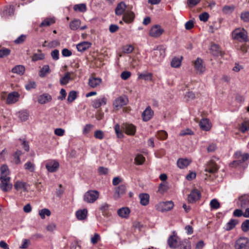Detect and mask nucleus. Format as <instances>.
<instances>
[{"label":"nucleus","instance_id":"obj_46","mask_svg":"<svg viewBox=\"0 0 249 249\" xmlns=\"http://www.w3.org/2000/svg\"><path fill=\"white\" fill-rule=\"evenodd\" d=\"M22 152L20 150L17 151L13 155V162L18 164L20 162L19 157L21 155Z\"/></svg>","mask_w":249,"mask_h":249},{"label":"nucleus","instance_id":"obj_26","mask_svg":"<svg viewBox=\"0 0 249 249\" xmlns=\"http://www.w3.org/2000/svg\"><path fill=\"white\" fill-rule=\"evenodd\" d=\"M102 82V79L100 78L91 77L89 79V85L90 87L94 88L99 86Z\"/></svg>","mask_w":249,"mask_h":249},{"label":"nucleus","instance_id":"obj_12","mask_svg":"<svg viewBox=\"0 0 249 249\" xmlns=\"http://www.w3.org/2000/svg\"><path fill=\"white\" fill-rule=\"evenodd\" d=\"M237 204L238 207L241 208V209H245L248 207L249 205V200L248 196L244 195L240 196L238 198Z\"/></svg>","mask_w":249,"mask_h":249},{"label":"nucleus","instance_id":"obj_9","mask_svg":"<svg viewBox=\"0 0 249 249\" xmlns=\"http://www.w3.org/2000/svg\"><path fill=\"white\" fill-rule=\"evenodd\" d=\"M217 161L219 162L218 159L213 158L207 163L205 171H217L219 167Z\"/></svg>","mask_w":249,"mask_h":249},{"label":"nucleus","instance_id":"obj_41","mask_svg":"<svg viewBox=\"0 0 249 249\" xmlns=\"http://www.w3.org/2000/svg\"><path fill=\"white\" fill-rule=\"evenodd\" d=\"M38 214L41 218L43 219H45L46 215L47 216H50L51 214V212L49 209L44 208L40 210L39 211Z\"/></svg>","mask_w":249,"mask_h":249},{"label":"nucleus","instance_id":"obj_16","mask_svg":"<svg viewBox=\"0 0 249 249\" xmlns=\"http://www.w3.org/2000/svg\"><path fill=\"white\" fill-rule=\"evenodd\" d=\"M154 115V111L150 106H148L142 114V120L144 122L150 120Z\"/></svg>","mask_w":249,"mask_h":249},{"label":"nucleus","instance_id":"obj_56","mask_svg":"<svg viewBox=\"0 0 249 249\" xmlns=\"http://www.w3.org/2000/svg\"><path fill=\"white\" fill-rule=\"evenodd\" d=\"M134 47L131 45H126L123 47V52L126 53H130L133 52Z\"/></svg>","mask_w":249,"mask_h":249},{"label":"nucleus","instance_id":"obj_17","mask_svg":"<svg viewBox=\"0 0 249 249\" xmlns=\"http://www.w3.org/2000/svg\"><path fill=\"white\" fill-rule=\"evenodd\" d=\"M52 100V96L49 93H44L37 97V102L39 104L44 105L47 104Z\"/></svg>","mask_w":249,"mask_h":249},{"label":"nucleus","instance_id":"obj_5","mask_svg":"<svg viewBox=\"0 0 249 249\" xmlns=\"http://www.w3.org/2000/svg\"><path fill=\"white\" fill-rule=\"evenodd\" d=\"M235 249H249V239L245 237H241L235 242Z\"/></svg>","mask_w":249,"mask_h":249},{"label":"nucleus","instance_id":"obj_15","mask_svg":"<svg viewBox=\"0 0 249 249\" xmlns=\"http://www.w3.org/2000/svg\"><path fill=\"white\" fill-rule=\"evenodd\" d=\"M107 103V99L105 96H102L94 99L92 102V106L95 108H98L102 106L106 105Z\"/></svg>","mask_w":249,"mask_h":249},{"label":"nucleus","instance_id":"obj_33","mask_svg":"<svg viewBox=\"0 0 249 249\" xmlns=\"http://www.w3.org/2000/svg\"><path fill=\"white\" fill-rule=\"evenodd\" d=\"M239 130L244 133L249 130V120H245L239 125Z\"/></svg>","mask_w":249,"mask_h":249},{"label":"nucleus","instance_id":"obj_57","mask_svg":"<svg viewBox=\"0 0 249 249\" xmlns=\"http://www.w3.org/2000/svg\"><path fill=\"white\" fill-rule=\"evenodd\" d=\"M199 18L201 21L206 22L209 18V15L207 12H204L199 15Z\"/></svg>","mask_w":249,"mask_h":249},{"label":"nucleus","instance_id":"obj_50","mask_svg":"<svg viewBox=\"0 0 249 249\" xmlns=\"http://www.w3.org/2000/svg\"><path fill=\"white\" fill-rule=\"evenodd\" d=\"M29 113L26 111H21L19 112V118L22 121H25L28 120Z\"/></svg>","mask_w":249,"mask_h":249},{"label":"nucleus","instance_id":"obj_48","mask_svg":"<svg viewBox=\"0 0 249 249\" xmlns=\"http://www.w3.org/2000/svg\"><path fill=\"white\" fill-rule=\"evenodd\" d=\"M77 92L74 90L70 91L69 93L68 97V101L69 102H72L77 98Z\"/></svg>","mask_w":249,"mask_h":249},{"label":"nucleus","instance_id":"obj_58","mask_svg":"<svg viewBox=\"0 0 249 249\" xmlns=\"http://www.w3.org/2000/svg\"><path fill=\"white\" fill-rule=\"evenodd\" d=\"M24 168L25 170L33 171L35 170V165L31 162L28 161L24 164Z\"/></svg>","mask_w":249,"mask_h":249},{"label":"nucleus","instance_id":"obj_36","mask_svg":"<svg viewBox=\"0 0 249 249\" xmlns=\"http://www.w3.org/2000/svg\"><path fill=\"white\" fill-rule=\"evenodd\" d=\"M55 22L53 18H47L45 19L39 25L40 27L49 26Z\"/></svg>","mask_w":249,"mask_h":249},{"label":"nucleus","instance_id":"obj_59","mask_svg":"<svg viewBox=\"0 0 249 249\" xmlns=\"http://www.w3.org/2000/svg\"><path fill=\"white\" fill-rule=\"evenodd\" d=\"M131 73L128 71H124L121 74V77L122 79L126 80L128 79L131 76Z\"/></svg>","mask_w":249,"mask_h":249},{"label":"nucleus","instance_id":"obj_19","mask_svg":"<svg viewBox=\"0 0 249 249\" xmlns=\"http://www.w3.org/2000/svg\"><path fill=\"white\" fill-rule=\"evenodd\" d=\"M45 166L48 171H55L58 169L59 164L58 161L51 160L47 161Z\"/></svg>","mask_w":249,"mask_h":249},{"label":"nucleus","instance_id":"obj_23","mask_svg":"<svg viewBox=\"0 0 249 249\" xmlns=\"http://www.w3.org/2000/svg\"><path fill=\"white\" fill-rule=\"evenodd\" d=\"M191 162V160L188 159H179L177 161L178 167L181 169H183L187 167Z\"/></svg>","mask_w":249,"mask_h":249},{"label":"nucleus","instance_id":"obj_44","mask_svg":"<svg viewBox=\"0 0 249 249\" xmlns=\"http://www.w3.org/2000/svg\"><path fill=\"white\" fill-rule=\"evenodd\" d=\"M138 78L151 81L152 79V74L151 73H139L138 74Z\"/></svg>","mask_w":249,"mask_h":249},{"label":"nucleus","instance_id":"obj_6","mask_svg":"<svg viewBox=\"0 0 249 249\" xmlns=\"http://www.w3.org/2000/svg\"><path fill=\"white\" fill-rule=\"evenodd\" d=\"M193 65L195 70L198 74H202L206 71V67L204 61L200 58H197L195 61H193Z\"/></svg>","mask_w":249,"mask_h":249},{"label":"nucleus","instance_id":"obj_14","mask_svg":"<svg viewBox=\"0 0 249 249\" xmlns=\"http://www.w3.org/2000/svg\"><path fill=\"white\" fill-rule=\"evenodd\" d=\"M122 129L126 134L129 135H134L136 132V127L132 124H123L122 125Z\"/></svg>","mask_w":249,"mask_h":249},{"label":"nucleus","instance_id":"obj_31","mask_svg":"<svg viewBox=\"0 0 249 249\" xmlns=\"http://www.w3.org/2000/svg\"><path fill=\"white\" fill-rule=\"evenodd\" d=\"M117 213L120 217L122 218H127L129 216L130 210L126 207L122 208L118 210Z\"/></svg>","mask_w":249,"mask_h":249},{"label":"nucleus","instance_id":"obj_21","mask_svg":"<svg viewBox=\"0 0 249 249\" xmlns=\"http://www.w3.org/2000/svg\"><path fill=\"white\" fill-rule=\"evenodd\" d=\"M19 94L17 92L10 93L7 98V103L8 104H14L18 101Z\"/></svg>","mask_w":249,"mask_h":249},{"label":"nucleus","instance_id":"obj_2","mask_svg":"<svg viewBox=\"0 0 249 249\" xmlns=\"http://www.w3.org/2000/svg\"><path fill=\"white\" fill-rule=\"evenodd\" d=\"M232 36L233 39L239 41H247L248 40V35L246 31L244 29L237 28L232 33Z\"/></svg>","mask_w":249,"mask_h":249},{"label":"nucleus","instance_id":"obj_10","mask_svg":"<svg viewBox=\"0 0 249 249\" xmlns=\"http://www.w3.org/2000/svg\"><path fill=\"white\" fill-rule=\"evenodd\" d=\"M164 32V30L159 25H155L153 26L149 33L150 36L157 38L160 36Z\"/></svg>","mask_w":249,"mask_h":249},{"label":"nucleus","instance_id":"obj_62","mask_svg":"<svg viewBox=\"0 0 249 249\" xmlns=\"http://www.w3.org/2000/svg\"><path fill=\"white\" fill-rule=\"evenodd\" d=\"M201 0H187V5L190 7H193L200 2Z\"/></svg>","mask_w":249,"mask_h":249},{"label":"nucleus","instance_id":"obj_47","mask_svg":"<svg viewBox=\"0 0 249 249\" xmlns=\"http://www.w3.org/2000/svg\"><path fill=\"white\" fill-rule=\"evenodd\" d=\"M145 160L144 157L141 154H138L134 160L135 163L137 165L142 164Z\"/></svg>","mask_w":249,"mask_h":249},{"label":"nucleus","instance_id":"obj_60","mask_svg":"<svg viewBox=\"0 0 249 249\" xmlns=\"http://www.w3.org/2000/svg\"><path fill=\"white\" fill-rule=\"evenodd\" d=\"M235 154L238 157L240 156L241 158V160L243 161L247 160L249 158V154L248 153H244L243 154H241V153L240 152H237Z\"/></svg>","mask_w":249,"mask_h":249},{"label":"nucleus","instance_id":"obj_25","mask_svg":"<svg viewBox=\"0 0 249 249\" xmlns=\"http://www.w3.org/2000/svg\"><path fill=\"white\" fill-rule=\"evenodd\" d=\"M126 8V5L124 2H121L118 4L115 9V14L121 16L124 14Z\"/></svg>","mask_w":249,"mask_h":249},{"label":"nucleus","instance_id":"obj_30","mask_svg":"<svg viewBox=\"0 0 249 249\" xmlns=\"http://www.w3.org/2000/svg\"><path fill=\"white\" fill-rule=\"evenodd\" d=\"M88 211L87 209L79 210L76 213L77 218L79 220H84L87 218Z\"/></svg>","mask_w":249,"mask_h":249},{"label":"nucleus","instance_id":"obj_63","mask_svg":"<svg viewBox=\"0 0 249 249\" xmlns=\"http://www.w3.org/2000/svg\"><path fill=\"white\" fill-rule=\"evenodd\" d=\"M93 125L90 124H86L83 130V134L84 135L87 134L93 127Z\"/></svg>","mask_w":249,"mask_h":249},{"label":"nucleus","instance_id":"obj_22","mask_svg":"<svg viewBox=\"0 0 249 249\" xmlns=\"http://www.w3.org/2000/svg\"><path fill=\"white\" fill-rule=\"evenodd\" d=\"M134 18L135 14L133 12L126 11L123 15V19L125 22L129 23L133 21Z\"/></svg>","mask_w":249,"mask_h":249},{"label":"nucleus","instance_id":"obj_49","mask_svg":"<svg viewBox=\"0 0 249 249\" xmlns=\"http://www.w3.org/2000/svg\"><path fill=\"white\" fill-rule=\"evenodd\" d=\"M210 205L211 209H217L220 206V203L216 199H212L210 202Z\"/></svg>","mask_w":249,"mask_h":249},{"label":"nucleus","instance_id":"obj_43","mask_svg":"<svg viewBox=\"0 0 249 249\" xmlns=\"http://www.w3.org/2000/svg\"><path fill=\"white\" fill-rule=\"evenodd\" d=\"M237 223V220L232 219H231L230 221L226 225V230L227 231H230L233 229Z\"/></svg>","mask_w":249,"mask_h":249},{"label":"nucleus","instance_id":"obj_27","mask_svg":"<svg viewBox=\"0 0 249 249\" xmlns=\"http://www.w3.org/2000/svg\"><path fill=\"white\" fill-rule=\"evenodd\" d=\"M139 197L140 199V203L142 206H146L149 204L150 196L148 194H140Z\"/></svg>","mask_w":249,"mask_h":249},{"label":"nucleus","instance_id":"obj_24","mask_svg":"<svg viewBox=\"0 0 249 249\" xmlns=\"http://www.w3.org/2000/svg\"><path fill=\"white\" fill-rule=\"evenodd\" d=\"M199 126L200 128L204 131H208L211 128V124L208 119H202L199 122Z\"/></svg>","mask_w":249,"mask_h":249},{"label":"nucleus","instance_id":"obj_4","mask_svg":"<svg viewBox=\"0 0 249 249\" xmlns=\"http://www.w3.org/2000/svg\"><path fill=\"white\" fill-rule=\"evenodd\" d=\"M174 204L172 201L160 202L155 205L156 209L161 212L169 211L174 207Z\"/></svg>","mask_w":249,"mask_h":249},{"label":"nucleus","instance_id":"obj_37","mask_svg":"<svg viewBox=\"0 0 249 249\" xmlns=\"http://www.w3.org/2000/svg\"><path fill=\"white\" fill-rule=\"evenodd\" d=\"M71 75L70 72H67L63 77L60 79V84L61 85H67L71 79Z\"/></svg>","mask_w":249,"mask_h":249},{"label":"nucleus","instance_id":"obj_8","mask_svg":"<svg viewBox=\"0 0 249 249\" xmlns=\"http://www.w3.org/2000/svg\"><path fill=\"white\" fill-rule=\"evenodd\" d=\"M99 196V194L97 191L90 190L85 194L84 199L88 203H93L98 198Z\"/></svg>","mask_w":249,"mask_h":249},{"label":"nucleus","instance_id":"obj_39","mask_svg":"<svg viewBox=\"0 0 249 249\" xmlns=\"http://www.w3.org/2000/svg\"><path fill=\"white\" fill-rule=\"evenodd\" d=\"M235 6L233 5H225L222 9V12L225 14H230L234 10Z\"/></svg>","mask_w":249,"mask_h":249},{"label":"nucleus","instance_id":"obj_45","mask_svg":"<svg viewBox=\"0 0 249 249\" xmlns=\"http://www.w3.org/2000/svg\"><path fill=\"white\" fill-rule=\"evenodd\" d=\"M73 9L75 11L84 12L86 11L87 7L86 4L81 3L75 5Z\"/></svg>","mask_w":249,"mask_h":249},{"label":"nucleus","instance_id":"obj_20","mask_svg":"<svg viewBox=\"0 0 249 249\" xmlns=\"http://www.w3.org/2000/svg\"><path fill=\"white\" fill-rule=\"evenodd\" d=\"M14 186L17 191L22 190L24 192H28V184L25 182L17 180L15 182Z\"/></svg>","mask_w":249,"mask_h":249},{"label":"nucleus","instance_id":"obj_3","mask_svg":"<svg viewBox=\"0 0 249 249\" xmlns=\"http://www.w3.org/2000/svg\"><path fill=\"white\" fill-rule=\"evenodd\" d=\"M153 57L158 62L163 60L165 56V48L163 46H159L153 51Z\"/></svg>","mask_w":249,"mask_h":249},{"label":"nucleus","instance_id":"obj_54","mask_svg":"<svg viewBox=\"0 0 249 249\" xmlns=\"http://www.w3.org/2000/svg\"><path fill=\"white\" fill-rule=\"evenodd\" d=\"M241 229L244 232H247L249 230V219H247L242 223Z\"/></svg>","mask_w":249,"mask_h":249},{"label":"nucleus","instance_id":"obj_18","mask_svg":"<svg viewBox=\"0 0 249 249\" xmlns=\"http://www.w3.org/2000/svg\"><path fill=\"white\" fill-rule=\"evenodd\" d=\"M126 188L124 185H121L115 189L114 197L115 199L119 198L121 196L125 194Z\"/></svg>","mask_w":249,"mask_h":249},{"label":"nucleus","instance_id":"obj_52","mask_svg":"<svg viewBox=\"0 0 249 249\" xmlns=\"http://www.w3.org/2000/svg\"><path fill=\"white\" fill-rule=\"evenodd\" d=\"M180 249H191V244L189 241H184L179 245Z\"/></svg>","mask_w":249,"mask_h":249},{"label":"nucleus","instance_id":"obj_32","mask_svg":"<svg viewBox=\"0 0 249 249\" xmlns=\"http://www.w3.org/2000/svg\"><path fill=\"white\" fill-rule=\"evenodd\" d=\"M81 20L79 19H74L70 23V28L72 30H76L80 28Z\"/></svg>","mask_w":249,"mask_h":249},{"label":"nucleus","instance_id":"obj_51","mask_svg":"<svg viewBox=\"0 0 249 249\" xmlns=\"http://www.w3.org/2000/svg\"><path fill=\"white\" fill-rule=\"evenodd\" d=\"M241 19L245 22H249V12L244 11L241 13L240 15Z\"/></svg>","mask_w":249,"mask_h":249},{"label":"nucleus","instance_id":"obj_55","mask_svg":"<svg viewBox=\"0 0 249 249\" xmlns=\"http://www.w3.org/2000/svg\"><path fill=\"white\" fill-rule=\"evenodd\" d=\"M114 129H115V131L116 134L118 138H122L124 137V135L121 131L120 126L119 124H116L115 125Z\"/></svg>","mask_w":249,"mask_h":249},{"label":"nucleus","instance_id":"obj_13","mask_svg":"<svg viewBox=\"0 0 249 249\" xmlns=\"http://www.w3.org/2000/svg\"><path fill=\"white\" fill-rule=\"evenodd\" d=\"M178 237L175 234V232H173V235L170 236L168 239V244L171 248H176L179 246V241Z\"/></svg>","mask_w":249,"mask_h":249},{"label":"nucleus","instance_id":"obj_29","mask_svg":"<svg viewBox=\"0 0 249 249\" xmlns=\"http://www.w3.org/2000/svg\"><path fill=\"white\" fill-rule=\"evenodd\" d=\"M91 44L89 42H83L78 44L76 46L77 50L83 52L90 47Z\"/></svg>","mask_w":249,"mask_h":249},{"label":"nucleus","instance_id":"obj_34","mask_svg":"<svg viewBox=\"0 0 249 249\" xmlns=\"http://www.w3.org/2000/svg\"><path fill=\"white\" fill-rule=\"evenodd\" d=\"M12 71L19 75H22L25 72V68L22 65H17L12 69Z\"/></svg>","mask_w":249,"mask_h":249},{"label":"nucleus","instance_id":"obj_11","mask_svg":"<svg viewBox=\"0 0 249 249\" xmlns=\"http://www.w3.org/2000/svg\"><path fill=\"white\" fill-rule=\"evenodd\" d=\"M201 197L200 192L197 189H194L188 196V201L189 203H193L199 200Z\"/></svg>","mask_w":249,"mask_h":249},{"label":"nucleus","instance_id":"obj_7","mask_svg":"<svg viewBox=\"0 0 249 249\" xmlns=\"http://www.w3.org/2000/svg\"><path fill=\"white\" fill-rule=\"evenodd\" d=\"M128 102V98L125 96H121L116 98L113 102V107L115 110H118Z\"/></svg>","mask_w":249,"mask_h":249},{"label":"nucleus","instance_id":"obj_35","mask_svg":"<svg viewBox=\"0 0 249 249\" xmlns=\"http://www.w3.org/2000/svg\"><path fill=\"white\" fill-rule=\"evenodd\" d=\"M45 57V55L40 50H38L37 53H34L32 57L33 61L43 60Z\"/></svg>","mask_w":249,"mask_h":249},{"label":"nucleus","instance_id":"obj_38","mask_svg":"<svg viewBox=\"0 0 249 249\" xmlns=\"http://www.w3.org/2000/svg\"><path fill=\"white\" fill-rule=\"evenodd\" d=\"M169 189L168 183L167 182L161 183L159 187L158 192L161 194H164Z\"/></svg>","mask_w":249,"mask_h":249},{"label":"nucleus","instance_id":"obj_42","mask_svg":"<svg viewBox=\"0 0 249 249\" xmlns=\"http://www.w3.org/2000/svg\"><path fill=\"white\" fill-rule=\"evenodd\" d=\"M181 59L178 57H174L171 62V66L173 68H178L181 65Z\"/></svg>","mask_w":249,"mask_h":249},{"label":"nucleus","instance_id":"obj_1","mask_svg":"<svg viewBox=\"0 0 249 249\" xmlns=\"http://www.w3.org/2000/svg\"><path fill=\"white\" fill-rule=\"evenodd\" d=\"M0 188L4 192L10 191L12 187L13 184L11 182V178L7 172H1L0 177Z\"/></svg>","mask_w":249,"mask_h":249},{"label":"nucleus","instance_id":"obj_28","mask_svg":"<svg viewBox=\"0 0 249 249\" xmlns=\"http://www.w3.org/2000/svg\"><path fill=\"white\" fill-rule=\"evenodd\" d=\"M210 51L214 56L221 55L222 54L219 46L215 44H213L211 45Z\"/></svg>","mask_w":249,"mask_h":249},{"label":"nucleus","instance_id":"obj_61","mask_svg":"<svg viewBox=\"0 0 249 249\" xmlns=\"http://www.w3.org/2000/svg\"><path fill=\"white\" fill-rule=\"evenodd\" d=\"M94 137L96 139L102 140L104 137V134L101 130H96L94 132Z\"/></svg>","mask_w":249,"mask_h":249},{"label":"nucleus","instance_id":"obj_64","mask_svg":"<svg viewBox=\"0 0 249 249\" xmlns=\"http://www.w3.org/2000/svg\"><path fill=\"white\" fill-rule=\"evenodd\" d=\"M10 51L8 49L0 50V57H3L9 54Z\"/></svg>","mask_w":249,"mask_h":249},{"label":"nucleus","instance_id":"obj_40","mask_svg":"<svg viewBox=\"0 0 249 249\" xmlns=\"http://www.w3.org/2000/svg\"><path fill=\"white\" fill-rule=\"evenodd\" d=\"M50 70L49 65H44L39 71V76L41 77H45L47 74L50 73Z\"/></svg>","mask_w":249,"mask_h":249},{"label":"nucleus","instance_id":"obj_53","mask_svg":"<svg viewBox=\"0 0 249 249\" xmlns=\"http://www.w3.org/2000/svg\"><path fill=\"white\" fill-rule=\"evenodd\" d=\"M167 133L164 130H161L158 132L157 137L160 140H165L167 137Z\"/></svg>","mask_w":249,"mask_h":249}]
</instances>
